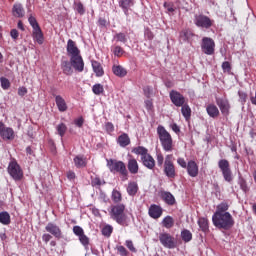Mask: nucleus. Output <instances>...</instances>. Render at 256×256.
I'll list each match as a JSON object with an SVG mask.
<instances>
[{
    "mask_svg": "<svg viewBox=\"0 0 256 256\" xmlns=\"http://www.w3.org/2000/svg\"><path fill=\"white\" fill-rule=\"evenodd\" d=\"M67 53L68 57H70V63L75 71L81 73L85 67V63L83 62V57H81V51L77 47L75 41L69 39L67 43Z\"/></svg>",
    "mask_w": 256,
    "mask_h": 256,
    "instance_id": "f257e3e1",
    "label": "nucleus"
},
{
    "mask_svg": "<svg viewBox=\"0 0 256 256\" xmlns=\"http://www.w3.org/2000/svg\"><path fill=\"white\" fill-rule=\"evenodd\" d=\"M212 222L215 227L218 229H231L233 225H235V221L233 220V216L231 213L225 212L224 214L214 213L212 216Z\"/></svg>",
    "mask_w": 256,
    "mask_h": 256,
    "instance_id": "f03ea898",
    "label": "nucleus"
},
{
    "mask_svg": "<svg viewBox=\"0 0 256 256\" xmlns=\"http://www.w3.org/2000/svg\"><path fill=\"white\" fill-rule=\"evenodd\" d=\"M110 217L119 225L127 227V215L125 214V204H117L111 206Z\"/></svg>",
    "mask_w": 256,
    "mask_h": 256,
    "instance_id": "7ed1b4c3",
    "label": "nucleus"
},
{
    "mask_svg": "<svg viewBox=\"0 0 256 256\" xmlns=\"http://www.w3.org/2000/svg\"><path fill=\"white\" fill-rule=\"evenodd\" d=\"M157 133L164 151H173V138L171 134L165 130V127L158 126Z\"/></svg>",
    "mask_w": 256,
    "mask_h": 256,
    "instance_id": "20e7f679",
    "label": "nucleus"
},
{
    "mask_svg": "<svg viewBox=\"0 0 256 256\" xmlns=\"http://www.w3.org/2000/svg\"><path fill=\"white\" fill-rule=\"evenodd\" d=\"M107 165L111 173H120V175L122 176V181H127V175H129V173L127 172V166H125V163H123V161L111 159L108 160Z\"/></svg>",
    "mask_w": 256,
    "mask_h": 256,
    "instance_id": "39448f33",
    "label": "nucleus"
},
{
    "mask_svg": "<svg viewBox=\"0 0 256 256\" xmlns=\"http://www.w3.org/2000/svg\"><path fill=\"white\" fill-rule=\"evenodd\" d=\"M159 241L166 249H175L177 247V240L167 232L159 234Z\"/></svg>",
    "mask_w": 256,
    "mask_h": 256,
    "instance_id": "423d86ee",
    "label": "nucleus"
},
{
    "mask_svg": "<svg viewBox=\"0 0 256 256\" xmlns=\"http://www.w3.org/2000/svg\"><path fill=\"white\" fill-rule=\"evenodd\" d=\"M8 173L14 181H21L23 179V170L17 161L12 160L8 165Z\"/></svg>",
    "mask_w": 256,
    "mask_h": 256,
    "instance_id": "0eeeda50",
    "label": "nucleus"
},
{
    "mask_svg": "<svg viewBox=\"0 0 256 256\" xmlns=\"http://www.w3.org/2000/svg\"><path fill=\"white\" fill-rule=\"evenodd\" d=\"M218 167L220 171L222 172V175L228 183H231L233 181V173L231 172V167L229 165V161L222 159L218 162Z\"/></svg>",
    "mask_w": 256,
    "mask_h": 256,
    "instance_id": "6e6552de",
    "label": "nucleus"
},
{
    "mask_svg": "<svg viewBox=\"0 0 256 256\" xmlns=\"http://www.w3.org/2000/svg\"><path fill=\"white\" fill-rule=\"evenodd\" d=\"M202 52L205 55H214L215 54V41L212 38L204 37L201 43Z\"/></svg>",
    "mask_w": 256,
    "mask_h": 256,
    "instance_id": "1a4fd4ad",
    "label": "nucleus"
},
{
    "mask_svg": "<svg viewBox=\"0 0 256 256\" xmlns=\"http://www.w3.org/2000/svg\"><path fill=\"white\" fill-rule=\"evenodd\" d=\"M173 155H167L164 162V172L170 179L175 177V165H173Z\"/></svg>",
    "mask_w": 256,
    "mask_h": 256,
    "instance_id": "9d476101",
    "label": "nucleus"
},
{
    "mask_svg": "<svg viewBox=\"0 0 256 256\" xmlns=\"http://www.w3.org/2000/svg\"><path fill=\"white\" fill-rule=\"evenodd\" d=\"M0 137H2L4 141H13L15 139V131L5 126L3 122H0Z\"/></svg>",
    "mask_w": 256,
    "mask_h": 256,
    "instance_id": "9b49d317",
    "label": "nucleus"
},
{
    "mask_svg": "<svg viewBox=\"0 0 256 256\" xmlns=\"http://www.w3.org/2000/svg\"><path fill=\"white\" fill-rule=\"evenodd\" d=\"M195 25L197 27H203L204 29H209L213 25V20L205 15H198L195 17Z\"/></svg>",
    "mask_w": 256,
    "mask_h": 256,
    "instance_id": "f8f14e48",
    "label": "nucleus"
},
{
    "mask_svg": "<svg viewBox=\"0 0 256 256\" xmlns=\"http://www.w3.org/2000/svg\"><path fill=\"white\" fill-rule=\"evenodd\" d=\"M170 99L176 107H183L185 104V97L177 91L170 92Z\"/></svg>",
    "mask_w": 256,
    "mask_h": 256,
    "instance_id": "ddd939ff",
    "label": "nucleus"
},
{
    "mask_svg": "<svg viewBox=\"0 0 256 256\" xmlns=\"http://www.w3.org/2000/svg\"><path fill=\"white\" fill-rule=\"evenodd\" d=\"M216 103L224 117L229 115V111L231 109V104H229V100L227 99H217Z\"/></svg>",
    "mask_w": 256,
    "mask_h": 256,
    "instance_id": "4468645a",
    "label": "nucleus"
},
{
    "mask_svg": "<svg viewBox=\"0 0 256 256\" xmlns=\"http://www.w3.org/2000/svg\"><path fill=\"white\" fill-rule=\"evenodd\" d=\"M45 230L47 231V233H50V235H53V237H55L56 239H61V228H59V226H57L54 223H48L45 227Z\"/></svg>",
    "mask_w": 256,
    "mask_h": 256,
    "instance_id": "2eb2a0df",
    "label": "nucleus"
},
{
    "mask_svg": "<svg viewBox=\"0 0 256 256\" xmlns=\"http://www.w3.org/2000/svg\"><path fill=\"white\" fill-rule=\"evenodd\" d=\"M148 215H150L152 219H159L161 215H163V208L159 205L152 204L149 207Z\"/></svg>",
    "mask_w": 256,
    "mask_h": 256,
    "instance_id": "dca6fc26",
    "label": "nucleus"
},
{
    "mask_svg": "<svg viewBox=\"0 0 256 256\" xmlns=\"http://www.w3.org/2000/svg\"><path fill=\"white\" fill-rule=\"evenodd\" d=\"M187 173L190 177H197L199 175V166L193 160H190L186 166Z\"/></svg>",
    "mask_w": 256,
    "mask_h": 256,
    "instance_id": "f3484780",
    "label": "nucleus"
},
{
    "mask_svg": "<svg viewBox=\"0 0 256 256\" xmlns=\"http://www.w3.org/2000/svg\"><path fill=\"white\" fill-rule=\"evenodd\" d=\"M127 167L132 175H137V173H139V163L137 162V159L129 158Z\"/></svg>",
    "mask_w": 256,
    "mask_h": 256,
    "instance_id": "a211bd4d",
    "label": "nucleus"
},
{
    "mask_svg": "<svg viewBox=\"0 0 256 256\" xmlns=\"http://www.w3.org/2000/svg\"><path fill=\"white\" fill-rule=\"evenodd\" d=\"M32 37L34 41L38 43V45H43V42L45 41V37L43 36V31H41V27L35 28L34 30H32Z\"/></svg>",
    "mask_w": 256,
    "mask_h": 256,
    "instance_id": "6ab92c4d",
    "label": "nucleus"
},
{
    "mask_svg": "<svg viewBox=\"0 0 256 256\" xmlns=\"http://www.w3.org/2000/svg\"><path fill=\"white\" fill-rule=\"evenodd\" d=\"M141 161L144 167L147 169H153L155 167V159L150 154H146L145 156L141 157Z\"/></svg>",
    "mask_w": 256,
    "mask_h": 256,
    "instance_id": "aec40b11",
    "label": "nucleus"
},
{
    "mask_svg": "<svg viewBox=\"0 0 256 256\" xmlns=\"http://www.w3.org/2000/svg\"><path fill=\"white\" fill-rule=\"evenodd\" d=\"M55 103L57 105L58 110L61 113H65V111H67V109H68L67 102H65V99L62 98L61 95H56L55 96Z\"/></svg>",
    "mask_w": 256,
    "mask_h": 256,
    "instance_id": "412c9836",
    "label": "nucleus"
},
{
    "mask_svg": "<svg viewBox=\"0 0 256 256\" xmlns=\"http://www.w3.org/2000/svg\"><path fill=\"white\" fill-rule=\"evenodd\" d=\"M12 14L14 17L21 18L25 16V10L21 4H14L12 8Z\"/></svg>",
    "mask_w": 256,
    "mask_h": 256,
    "instance_id": "4be33fe9",
    "label": "nucleus"
},
{
    "mask_svg": "<svg viewBox=\"0 0 256 256\" xmlns=\"http://www.w3.org/2000/svg\"><path fill=\"white\" fill-rule=\"evenodd\" d=\"M117 143L120 145V147H127V145L131 144V139L129 138V135L123 133L118 137Z\"/></svg>",
    "mask_w": 256,
    "mask_h": 256,
    "instance_id": "5701e85b",
    "label": "nucleus"
},
{
    "mask_svg": "<svg viewBox=\"0 0 256 256\" xmlns=\"http://www.w3.org/2000/svg\"><path fill=\"white\" fill-rule=\"evenodd\" d=\"M206 111L209 117H212L213 119L217 118V116L219 115V108H217L215 104H209L206 108Z\"/></svg>",
    "mask_w": 256,
    "mask_h": 256,
    "instance_id": "b1692460",
    "label": "nucleus"
},
{
    "mask_svg": "<svg viewBox=\"0 0 256 256\" xmlns=\"http://www.w3.org/2000/svg\"><path fill=\"white\" fill-rule=\"evenodd\" d=\"M137 191H139V186L136 184V182H130L127 186L128 195L135 197V195H137Z\"/></svg>",
    "mask_w": 256,
    "mask_h": 256,
    "instance_id": "393cba45",
    "label": "nucleus"
},
{
    "mask_svg": "<svg viewBox=\"0 0 256 256\" xmlns=\"http://www.w3.org/2000/svg\"><path fill=\"white\" fill-rule=\"evenodd\" d=\"M92 68L94 73H96L97 77H103L104 71L103 67L101 66V63L97 61H92Z\"/></svg>",
    "mask_w": 256,
    "mask_h": 256,
    "instance_id": "a878e982",
    "label": "nucleus"
},
{
    "mask_svg": "<svg viewBox=\"0 0 256 256\" xmlns=\"http://www.w3.org/2000/svg\"><path fill=\"white\" fill-rule=\"evenodd\" d=\"M162 199L167 205H175V196L170 192H162Z\"/></svg>",
    "mask_w": 256,
    "mask_h": 256,
    "instance_id": "bb28decb",
    "label": "nucleus"
},
{
    "mask_svg": "<svg viewBox=\"0 0 256 256\" xmlns=\"http://www.w3.org/2000/svg\"><path fill=\"white\" fill-rule=\"evenodd\" d=\"M74 165L78 169H81L83 167H87V160L83 158V156H76L74 158Z\"/></svg>",
    "mask_w": 256,
    "mask_h": 256,
    "instance_id": "cd10ccee",
    "label": "nucleus"
},
{
    "mask_svg": "<svg viewBox=\"0 0 256 256\" xmlns=\"http://www.w3.org/2000/svg\"><path fill=\"white\" fill-rule=\"evenodd\" d=\"M71 63L69 61H63L61 64L62 71L65 75H73V68L71 67Z\"/></svg>",
    "mask_w": 256,
    "mask_h": 256,
    "instance_id": "c85d7f7f",
    "label": "nucleus"
},
{
    "mask_svg": "<svg viewBox=\"0 0 256 256\" xmlns=\"http://www.w3.org/2000/svg\"><path fill=\"white\" fill-rule=\"evenodd\" d=\"M112 71L117 77H125L127 75V70L123 66H113Z\"/></svg>",
    "mask_w": 256,
    "mask_h": 256,
    "instance_id": "c756f323",
    "label": "nucleus"
},
{
    "mask_svg": "<svg viewBox=\"0 0 256 256\" xmlns=\"http://www.w3.org/2000/svg\"><path fill=\"white\" fill-rule=\"evenodd\" d=\"M119 5H120V7H122L124 12L127 13V11H129V9H131V7H133L134 2H133V0H120Z\"/></svg>",
    "mask_w": 256,
    "mask_h": 256,
    "instance_id": "7c9ffc66",
    "label": "nucleus"
},
{
    "mask_svg": "<svg viewBox=\"0 0 256 256\" xmlns=\"http://www.w3.org/2000/svg\"><path fill=\"white\" fill-rule=\"evenodd\" d=\"M0 223H2V225H9L11 223V215L6 211L0 212Z\"/></svg>",
    "mask_w": 256,
    "mask_h": 256,
    "instance_id": "2f4dec72",
    "label": "nucleus"
},
{
    "mask_svg": "<svg viewBox=\"0 0 256 256\" xmlns=\"http://www.w3.org/2000/svg\"><path fill=\"white\" fill-rule=\"evenodd\" d=\"M198 225H199L201 231H203L204 233L206 231H209V220H207V218H199Z\"/></svg>",
    "mask_w": 256,
    "mask_h": 256,
    "instance_id": "473e14b6",
    "label": "nucleus"
},
{
    "mask_svg": "<svg viewBox=\"0 0 256 256\" xmlns=\"http://www.w3.org/2000/svg\"><path fill=\"white\" fill-rule=\"evenodd\" d=\"M228 210L229 204H227L226 202H222L217 206L215 213H219V215H225V213H227Z\"/></svg>",
    "mask_w": 256,
    "mask_h": 256,
    "instance_id": "72a5a7b5",
    "label": "nucleus"
},
{
    "mask_svg": "<svg viewBox=\"0 0 256 256\" xmlns=\"http://www.w3.org/2000/svg\"><path fill=\"white\" fill-rule=\"evenodd\" d=\"M162 225L166 229H171V227H173V225H175V220H173V217H171V216H166L162 221Z\"/></svg>",
    "mask_w": 256,
    "mask_h": 256,
    "instance_id": "f704fd0d",
    "label": "nucleus"
},
{
    "mask_svg": "<svg viewBox=\"0 0 256 256\" xmlns=\"http://www.w3.org/2000/svg\"><path fill=\"white\" fill-rule=\"evenodd\" d=\"M181 113L183 117H185L186 121H189V119H191V108L189 107V105L184 104L182 106Z\"/></svg>",
    "mask_w": 256,
    "mask_h": 256,
    "instance_id": "c9c22d12",
    "label": "nucleus"
},
{
    "mask_svg": "<svg viewBox=\"0 0 256 256\" xmlns=\"http://www.w3.org/2000/svg\"><path fill=\"white\" fill-rule=\"evenodd\" d=\"M181 238L184 241V243H189V241L193 239V234L191 233V231L185 229V230H182L181 232Z\"/></svg>",
    "mask_w": 256,
    "mask_h": 256,
    "instance_id": "e433bc0d",
    "label": "nucleus"
},
{
    "mask_svg": "<svg viewBox=\"0 0 256 256\" xmlns=\"http://www.w3.org/2000/svg\"><path fill=\"white\" fill-rule=\"evenodd\" d=\"M74 9L79 13V15H85V6H83V3L81 1H74Z\"/></svg>",
    "mask_w": 256,
    "mask_h": 256,
    "instance_id": "4c0bfd02",
    "label": "nucleus"
},
{
    "mask_svg": "<svg viewBox=\"0 0 256 256\" xmlns=\"http://www.w3.org/2000/svg\"><path fill=\"white\" fill-rule=\"evenodd\" d=\"M57 134L60 137H65V134L67 133V125L65 123H60L56 126Z\"/></svg>",
    "mask_w": 256,
    "mask_h": 256,
    "instance_id": "58836bf2",
    "label": "nucleus"
},
{
    "mask_svg": "<svg viewBox=\"0 0 256 256\" xmlns=\"http://www.w3.org/2000/svg\"><path fill=\"white\" fill-rule=\"evenodd\" d=\"M111 199L114 203H121V201L123 200V196L118 190L114 189L112 191Z\"/></svg>",
    "mask_w": 256,
    "mask_h": 256,
    "instance_id": "ea45409f",
    "label": "nucleus"
},
{
    "mask_svg": "<svg viewBox=\"0 0 256 256\" xmlns=\"http://www.w3.org/2000/svg\"><path fill=\"white\" fill-rule=\"evenodd\" d=\"M134 153H136V155H141V157H145V155H149V153H147V148L145 147H137V148H134Z\"/></svg>",
    "mask_w": 256,
    "mask_h": 256,
    "instance_id": "a19ab883",
    "label": "nucleus"
},
{
    "mask_svg": "<svg viewBox=\"0 0 256 256\" xmlns=\"http://www.w3.org/2000/svg\"><path fill=\"white\" fill-rule=\"evenodd\" d=\"M111 233H113V227L106 225L102 228V235H104V237H111Z\"/></svg>",
    "mask_w": 256,
    "mask_h": 256,
    "instance_id": "79ce46f5",
    "label": "nucleus"
},
{
    "mask_svg": "<svg viewBox=\"0 0 256 256\" xmlns=\"http://www.w3.org/2000/svg\"><path fill=\"white\" fill-rule=\"evenodd\" d=\"M114 39L120 43H125L127 41V35H125V33H117Z\"/></svg>",
    "mask_w": 256,
    "mask_h": 256,
    "instance_id": "37998d69",
    "label": "nucleus"
},
{
    "mask_svg": "<svg viewBox=\"0 0 256 256\" xmlns=\"http://www.w3.org/2000/svg\"><path fill=\"white\" fill-rule=\"evenodd\" d=\"M92 91L95 95H101V93H103L104 89H103V85L101 84H96L93 86Z\"/></svg>",
    "mask_w": 256,
    "mask_h": 256,
    "instance_id": "c03bdc74",
    "label": "nucleus"
},
{
    "mask_svg": "<svg viewBox=\"0 0 256 256\" xmlns=\"http://www.w3.org/2000/svg\"><path fill=\"white\" fill-rule=\"evenodd\" d=\"M28 21H29L31 27L33 28V30L40 28V27H39V23H37V19H35V17L30 16V17L28 18Z\"/></svg>",
    "mask_w": 256,
    "mask_h": 256,
    "instance_id": "a18cd8bd",
    "label": "nucleus"
},
{
    "mask_svg": "<svg viewBox=\"0 0 256 256\" xmlns=\"http://www.w3.org/2000/svg\"><path fill=\"white\" fill-rule=\"evenodd\" d=\"M0 82L2 89H9L11 87V82L7 78H1Z\"/></svg>",
    "mask_w": 256,
    "mask_h": 256,
    "instance_id": "49530a36",
    "label": "nucleus"
},
{
    "mask_svg": "<svg viewBox=\"0 0 256 256\" xmlns=\"http://www.w3.org/2000/svg\"><path fill=\"white\" fill-rule=\"evenodd\" d=\"M126 247L129 249V251H132V253H137V249L133 245V241L131 240H126L125 242Z\"/></svg>",
    "mask_w": 256,
    "mask_h": 256,
    "instance_id": "de8ad7c7",
    "label": "nucleus"
},
{
    "mask_svg": "<svg viewBox=\"0 0 256 256\" xmlns=\"http://www.w3.org/2000/svg\"><path fill=\"white\" fill-rule=\"evenodd\" d=\"M78 237H79L80 243H82L84 247H87V245H89V238L85 234H82L81 236H78Z\"/></svg>",
    "mask_w": 256,
    "mask_h": 256,
    "instance_id": "09e8293b",
    "label": "nucleus"
},
{
    "mask_svg": "<svg viewBox=\"0 0 256 256\" xmlns=\"http://www.w3.org/2000/svg\"><path fill=\"white\" fill-rule=\"evenodd\" d=\"M73 233H75L77 235V237H80L81 235L85 234V232L83 231V228H81V226H74Z\"/></svg>",
    "mask_w": 256,
    "mask_h": 256,
    "instance_id": "8fccbe9b",
    "label": "nucleus"
},
{
    "mask_svg": "<svg viewBox=\"0 0 256 256\" xmlns=\"http://www.w3.org/2000/svg\"><path fill=\"white\" fill-rule=\"evenodd\" d=\"M222 69L225 73H229V71H231V64L228 61L223 62Z\"/></svg>",
    "mask_w": 256,
    "mask_h": 256,
    "instance_id": "3c124183",
    "label": "nucleus"
},
{
    "mask_svg": "<svg viewBox=\"0 0 256 256\" xmlns=\"http://www.w3.org/2000/svg\"><path fill=\"white\" fill-rule=\"evenodd\" d=\"M117 251L120 253L121 256H127L128 252L125 246H118Z\"/></svg>",
    "mask_w": 256,
    "mask_h": 256,
    "instance_id": "603ef678",
    "label": "nucleus"
},
{
    "mask_svg": "<svg viewBox=\"0 0 256 256\" xmlns=\"http://www.w3.org/2000/svg\"><path fill=\"white\" fill-rule=\"evenodd\" d=\"M124 51L123 48H121L120 46H116L114 49V55H116V57H121V55H123Z\"/></svg>",
    "mask_w": 256,
    "mask_h": 256,
    "instance_id": "864d4df0",
    "label": "nucleus"
},
{
    "mask_svg": "<svg viewBox=\"0 0 256 256\" xmlns=\"http://www.w3.org/2000/svg\"><path fill=\"white\" fill-rule=\"evenodd\" d=\"M107 133H113L115 131V126H113V123L108 122L105 125Z\"/></svg>",
    "mask_w": 256,
    "mask_h": 256,
    "instance_id": "5fc2aeb1",
    "label": "nucleus"
},
{
    "mask_svg": "<svg viewBox=\"0 0 256 256\" xmlns=\"http://www.w3.org/2000/svg\"><path fill=\"white\" fill-rule=\"evenodd\" d=\"M177 163H178V165H180V167H182L183 169H187V162L185 161V159H183V158H178V159H177Z\"/></svg>",
    "mask_w": 256,
    "mask_h": 256,
    "instance_id": "6e6d98bb",
    "label": "nucleus"
},
{
    "mask_svg": "<svg viewBox=\"0 0 256 256\" xmlns=\"http://www.w3.org/2000/svg\"><path fill=\"white\" fill-rule=\"evenodd\" d=\"M165 9H167L168 13H173L175 11V8L173 7V4L171 3H164Z\"/></svg>",
    "mask_w": 256,
    "mask_h": 256,
    "instance_id": "4d7b16f0",
    "label": "nucleus"
},
{
    "mask_svg": "<svg viewBox=\"0 0 256 256\" xmlns=\"http://www.w3.org/2000/svg\"><path fill=\"white\" fill-rule=\"evenodd\" d=\"M18 95L20 97H25V95H27V89L25 87H20L18 89Z\"/></svg>",
    "mask_w": 256,
    "mask_h": 256,
    "instance_id": "13d9d810",
    "label": "nucleus"
},
{
    "mask_svg": "<svg viewBox=\"0 0 256 256\" xmlns=\"http://www.w3.org/2000/svg\"><path fill=\"white\" fill-rule=\"evenodd\" d=\"M238 95L240 97V101L242 103H245L247 101V94L245 92H238Z\"/></svg>",
    "mask_w": 256,
    "mask_h": 256,
    "instance_id": "bf43d9fd",
    "label": "nucleus"
},
{
    "mask_svg": "<svg viewBox=\"0 0 256 256\" xmlns=\"http://www.w3.org/2000/svg\"><path fill=\"white\" fill-rule=\"evenodd\" d=\"M163 161H165L163 154H158L157 155V164L159 165V167H161L163 165Z\"/></svg>",
    "mask_w": 256,
    "mask_h": 256,
    "instance_id": "052dcab7",
    "label": "nucleus"
},
{
    "mask_svg": "<svg viewBox=\"0 0 256 256\" xmlns=\"http://www.w3.org/2000/svg\"><path fill=\"white\" fill-rule=\"evenodd\" d=\"M145 106H146V109H148V111H151L153 109V102L151 100H146Z\"/></svg>",
    "mask_w": 256,
    "mask_h": 256,
    "instance_id": "680f3d73",
    "label": "nucleus"
},
{
    "mask_svg": "<svg viewBox=\"0 0 256 256\" xmlns=\"http://www.w3.org/2000/svg\"><path fill=\"white\" fill-rule=\"evenodd\" d=\"M10 35L12 39H17L19 37V32L17 31V29H13L11 30Z\"/></svg>",
    "mask_w": 256,
    "mask_h": 256,
    "instance_id": "e2e57ef3",
    "label": "nucleus"
},
{
    "mask_svg": "<svg viewBox=\"0 0 256 256\" xmlns=\"http://www.w3.org/2000/svg\"><path fill=\"white\" fill-rule=\"evenodd\" d=\"M180 39H182V41H187V30L180 32Z\"/></svg>",
    "mask_w": 256,
    "mask_h": 256,
    "instance_id": "0e129e2a",
    "label": "nucleus"
},
{
    "mask_svg": "<svg viewBox=\"0 0 256 256\" xmlns=\"http://www.w3.org/2000/svg\"><path fill=\"white\" fill-rule=\"evenodd\" d=\"M42 239L47 243L50 239H53V236L50 234H43Z\"/></svg>",
    "mask_w": 256,
    "mask_h": 256,
    "instance_id": "69168bd1",
    "label": "nucleus"
},
{
    "mask_svg": "<svg viewBox=\"0 0 256 256\" xmlns=\"http://www.w3.org/2000/svg\"><path fill=\"white\" fill-rule=\"evenodd\" d=\"M67 178L71 180L75 179V172L69 171L67 172Z\"/></svg>",
    "mask_w": 256,
    "mask_h": 256,
    "instance_id": "338daca9",
    "label": "nucleus"
},
{
    "mask_svg": "<svg viewBox=\"0 0 256 256\" xmlns=\"http://www.w3.org/2000/svg\"><path fill=\"white\" fill-rule=\"evenodd\" d=\"M75 125H77V127H83V118L75 120Z\"/></svg>",
    "mask_w": 256,
    "mask_h": 256,
    "instance_id": "774afa93",
    "label": "nucleus"
}]
</instances>
